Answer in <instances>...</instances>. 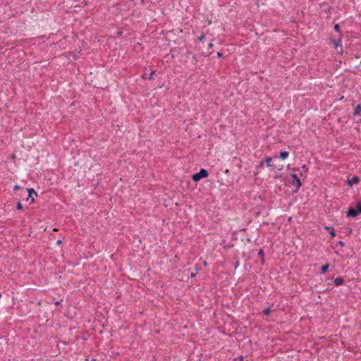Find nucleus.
Segmentation results:
<instances>
[{
	"mask_svg": "<svg viewBox=\"0 0 361 361\" xmlns=\"http://www.w3.org/2000/svg\"><path fill=\"white\" fill-rule=\"evenodd\" d=\"M209 173L206 169H201L198 173H196L192 176V179L197 182L203 178H207Z\"/></svg>",
	"mask_w": 361,
	"mask_h": 361,
	"instance_id": "f257e3e1",
	"label": "nucleus"
},
{
	"mask_svg": "<svg viewBox=\"0 0 361 361\" xmlns=\"http://www.w3.org/2000/svg\"><path fill=\"white\" fill-rule=\"evenodd\" d=\"M291 177L293 178V184L294 185H295V192H297L299 190V189L302 185L301 181L300 180V178L298 177V176L295 173L291 174Z\"/></svg>",
	"mask_w": 361,
	"mask_h": 361,
	"instance_id": "f03ea898",
	"label": "nucleus"
},
{
	"mask_svg": "<svg viewBox=\"0 0 361 361\" xmlns=\"http://www.w3.org/2000/svg\"><path fill=\"white\" fill-rule=\"evenodd\" d=\"M27 197L26 198L27 201H30V204H32L35 202L34 197L32 195H35V196L37 195V192L35 191L33 188H28L27 189Z\"/></svg>",
	"mask_w": 361,
	"mask_h": 361,
	"instance_id": "7ed1b4c3",
	"label": "nucleus"
},
{
	"mask_svg": "<svg viewBox=\"0 0 361 361\" xmlns=\"http://www.w3.org/2000/svg\"><path fill=\"white\" fill-rule=\"evenodd\" d=\"M358 212L353 207H350L346 212V215L348 217H356L358 215Z\"/></svg>",
	"mask_w": 361,
	"mask_h": 361,
	"instance_id": "20e7f679",
	"label": "nucleus"
},
{
	"mask_svg": "<svg viewBox=\"0 0 361 361\" xmlns=\"http://www.w3.org/2000/svg\"><path fill=\"white\" fill-rule=\"evenodd\" d=\"M359 182V178L357 176H353L351 178H348L347 180V183L348 185L352 186L354 184H356Z\"/></svg>",
	"mask_w": 361,
	"mask_h": 361,
	"instance_id": "39448f33",
	"label": "nucleus"
},
{
	"mask_svg": "<svg viewBox=\"0 0 361 361\" xmlns=\"http://www.w3.org/2000/svg\"><path fill=\"white\" fill-rule=\"evenodd\" d=\"M343 282H344V280L341 276L336 277L334 281V283L336 286H339L342 285L343 283Z\"/></svg>",
	"mask_w": 361,
	"mask_h": 361,
	"instance_id": "423d86ee",
	"label": "nucleus"
},
{
	"mask_svg": "<svg viewBox=\"0 0 361 361\" xmlns=\"http://www.w3.org/2000/svg\"><path fill=\"white\" fill-rule=\"evenodd\" d=\"M361 113V104H357L354 109L353 115L355 116H360Z\"/></svg>",
	"mask_w": 361,
	"mask_h": 361,
	"instance_id": "0eeeda50",
	"label": "nucleus"
},
{
	"mask_svg": "<svg viewBox=\"0 0 361 361\" xmlns=\"http://www.w3.org/2000/svg\"><path fill=\"white\" fill-rule=\"evenodd\" d=\"M289 153L286 151H281L279 154V157L275 156V158H281L282 159H285L288 157Z\"/></svg>",
	"mask_w": 361,
	"mask_h": 361,
	"instance_id": "6e6552de",
	"label": "nucleus"
},
{
	"mask_svg": "<svg viewBox=\"0 0 361 361\" xmlns=\"http://www.w3.org/2000/svg\"><path fill=\"white\" fill-rule=\"evenodd\" d=\"M258 256L261 259V263L263 264L264 263V250L262 249H260L258 252Z\"/></svg>",
	"mask_w": 361,
	"mask_h": 361,
	"instance_id": "1a4fd4ad",
	"label": "nucleus"
},
{
	"mask_svg": "<svg viewBox=\"0 0 361 361\" xmlns=\"http://www.w3.org/2000/svg\"><path fill=\"white\" fill-rule=\"evenodd\" d=\"M325 229L329 231V233L331 238H334L336 235L334 230L332 227L326 226Z\"/></svg>",
	"mask_w": 361,
	"mask_h": 361,
	"instance_id": "9d476101",
	"label": "nucleus"
},
{
	"mask_svg": "<svg viewBox=\"0 0 361 361\" xmlns=\"http://www.w3.org/2000/svg\"><path fill=\"white\" fill-rule=\"evenodd\" d=\"M329 267V264H326L323 265L321 267V272H322V274L326 273Z\"/></svg>",
	"mask_w": 361,
	"mask_h": 361,
	"instance_id": "9b49d317",
	"label": "nucleus"
},
{
	"mask_svg": "<svg viewBox=\"0 0 361 361\" xmlns=\"http://www.w3.org/2000/svg\"><path fill=\"white\" fill-rule=\"evenodd\" d=\"M271 161H272V158L271 157H267L264 160V162L267 163V166H273V165L271 164Z\"/></svg>",
	"mask_w": 361,
	"mask_h": 361,
	"instance_id": "f8f14e48",
	"label": "nucleus"
},
{
	"mask_svg": "<svg viewBox=\"0 0 361 361\" xmlns=\"http://www.w3.org/2000/svg\"><path fill=\"white\" fill-rule=\"evenodd\" d=\"M356 211L358 214L361 213V202H358L356 205Z\"/></svg>",
	"mask_w": 361,
	"mask_h": 361,
	"instance_id": "ddd939ff",
	"label": "nucleus"
},
{
	"mask_svg": "<svg viewBox=\"0 0 361 361\" xmlns=\"http://www.w3.org/2000/svg\"><path fill=\"white\" fill-rule=\"evenodd\" d=\"M271 312V308L270 307H266L264 310H263V313L264 314L268 316L269 315Z\"/></svg>",
	"mask_w": 361,
	"mask_h": 361,
	"instance_id": "4468645a",
	"label": "nucleus"
},
{
	"mask_svg": "<svg viewBox=\"0 0 361 361\" xmlns=\"http://www.w3.org/2000/svg\"><path fill=\"white\" fill-rule=\"evenodd\" d=\"M332 42L335 45V48L337 49V47L340 45L341 39H339V40H333Z\"/></svg>",
	"mask_w": 361,
	"mask_h": 361,
	"instance_id": "2eb2a0df",
	"label": "nucleus"
},
{
	"mask_svg": "<svg viewBox=\"0 0 361 361\" xmlns=\"http://www.w3.org/2000/svg\"><path fill=\"white\" fill-rule=\"evenodd\" d=\"M334 30L339 32H340V25L338 24H335L334 25Z\"/></svg>",
	"mask_w": 361,
	"mask_h": 361,
	"instance_id": "dca6fc26",
	"label": "nucleus"
},
{
	"mask_svg": "<svg viewBox=\"0 0 361 361\" xmlns=\"http://www.w3.org/2000/svg\"><path fill=\"white\" fill-rule=\"evenodd\" d=\"M16 207H17V209H18V210H20L23 209V206H22V204L20 203V202H18Z\"/></svg>",
	"mask_w": 361,
	"mask_h": 361,
	"instance_id": "f3484780",
	"label": "nucleus"
},
{
	"mask_svg": "<svg viewBox=\"0 0 361 361\" xmlns=\"http://www.w3.org/2000/svg\"><path fill=\"white\" fill-rule=\"evenodd\" d=\"M21 188L20 186L18 185H16L13 188L14 190H20Z\"/></svg>",
	"mask_w": 361,
	"mask_h": 361,
	"instance_id": "a211bd4d",
	"label": "nucleus"
},
{
	"mask_svg": "<svg viewBox=\"0 0 361 361\" xmlns=\"http://www.w3.org/2000/svg\"><path fill=\"white\" fill-rule=\"evenodd\" d=\"M153 75H154V72H151L148 77V79L152 80L153 78Z\"/></svg>",
	"mask_w": 361,
	"mask_h": 361,
	"instance_id": "6ab92c4d",
	"label": "nucleus"
},
{
	"mask_svg": "<svg viewBox=\"0 0 361 361\" xmlns=\"http://www.w3.org/2000/svg\"><path fill=\"white\" fill-rule=\"evenodd\" d=\"M204 39V35H202L200 37H199L198 39L199 41H202Z\"/></svg>",
	"mask_w": 361,
	"mask_h": 361,
	"instance_id": "aec40b11",
	"label": "nucleus"
},
{
	"mask_svg": "<svg viewBox=\"0 0 361 361\" xmlns=\"http://www.w3.org/2000/svg\"><path fill=\"white\" fill-rule=\"evenodd\" d=\"M264 161H261V163L259 165V167L262 168L264 166Z\"/></svg>",
	"mask_w": 361,
	"mask_h": 361,
	"instance_id": "412c9836",
	"label": "nucleus"
},
{
	"mask_svg": "<svg viewBox=\"0 0 361 361\" xmlns=\"http://www.w3.org/2000/svg\"><path fill=\"white\" fill-rule=\"evenodd\" d=\"M208 47L209 48H212L214 47V44L212 42H210L209 44H208Z\"/></svg>",
	"mask_w": 361,
	"mask_h": 361,
	"instance_id": "4be33fe9",
	"label": "nucleus"
},
{
	"mask_svg": "<svg viewBox=\"0 0 361 361\" xmlns=\"http://www.w3.org/2000/svg\"><path fill=\"white\" fill-rule=\"evenodd\" d=\"M222 56H223V54H222L221 52H218V53H217V56H218V57H219V58H220V57H221Z\"/></svg>",
	"mask_w": 361,
	"mask_h": 361,
	"instance_id": "5701e85b",
	"label": "nucleus"
},
{
	"mask_svg": "<svg viewBox=\"0 0 361 361\" xmlns=\"http://www.w3.org/2000/svg\"><path fill=\"white\" fill-rule=\"evenodd\" d=\"M275 168L277 169L279 171H281L282 169L283 166H282L281 167H279V166L276 167V166Z\"/></svg>",
	"mask_w": 361,
	"mask_h": 361,
	"instance_id": "b1692460",
	"label": "nucleus"
},
{
	"mask_svg": "<svg viewBox=\"0 0 361 361\" xmlns=\"http://www.w3.org/2000/svg\"><path fill=\"white\" fill-rule=\"evenodd\" d=\"M338 243L341 245V246H344V243L343 241H339Z\"/></svg>",
	"mask_w": 361,
	"mask_h": 361,
	"instance_id": "393cba45",
	"label": "nucleus"
},
{
	"mask_svg": "<svg viewBox=\"0 0 361 361\" xmlns=\"http://www.w3.org/2000/svg\"><path fill=\"white\" fill-rule=\"evenodd\" d=\"M61 243H62L61 240H57V244H58V245H60V244H61Z\"/></svg>",
	"mask_w": 361,
	"mask_h": 361,
	"instance_id": "a878e982",
	"label": "nucleus"
},
{
	"mask_svg": "<svg viewBox=\"0 0 361 361\" xmlns=\"http://www.w3.org/2000/svg\"><path fill=\"white\" fill-rule=\"evenodd\" d=\"M302 170L307 169L306 165H305V164H304V165L302 166Z\"/></svg>",
	"mask_w": 361,
	"mask_h": 361,
	"instance_id": "bb28decb",
	"label": "nucleus"
},
{
	"mask_svg": "<svg viewBox=\"0 0 361 361\" xmlns=\"http://www.w3.org/2000/svg\"><path fill=\"white\" fill-rule=\"evenodd\" d=\"M238 266V262H236L235 267Z\"/></svg>",
	"mask_w": 361,
	"mask_h": 361,
	"instance_id": "cd10ccee",
	"label": "nucleus"
}]
</instances>
